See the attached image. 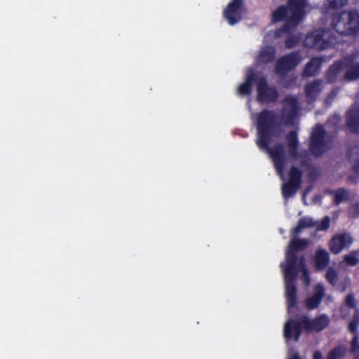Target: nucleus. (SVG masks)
<instances>
[{"label":"nucleus","instance_id":"f257e3e1","mask_svg":"<svg viewBox=\"0 0 359 359\" xmlns=\"http://www.w3.org/2000/svg\"><path fill=\"white\" fill-rule=\"evenodd\" d=\"M297 104L294 97H289L284 101V109L281 117H278L273 111L264 110L261 112L257 118L258 147L265 150L272 158L278 174L283 179V170L286 164V158L283 147L277 145L273 148L269 147L271 137L279 133L278 126L281 123L285 125L293 124L297 114Z\"/></svg>","mask_w":359,"mask_h":359},{"label":"nucleus","instance_id":"f03ea898","mask_svg":"<svg viewBox=\"0 0 359 359\" xmlns=\"http://www.w3.org/2000/svg\"><path fill=\"white\" fill-rule=\"evenodd\" d=\"M313 225L314 222L311 217H302L299 219L297 226L293 229L292 233V240L286 251L285 262H283L280 264L285 277V296L289 313L292 312V309L297 302L296 287L292 283L293 280L296 277V271L301 270L302 271L303 279L306 285L310 283L304 259L302 257L297 260L294 255V251L306 248L309 245V241L305 239L298 240L296 238V236L302 229L313 226Z\"/></svg>","mask_w":359,"mask_h":359},{"label":"nucleus","instance_id":"7ed1b4c3","mask_svg":"<svg viewBox=\"0 0 359 359\" xmlns=\"http://www.w3.org/2000/svg\"><path fill=\"white\" fill-rule=\"evenodd\" d=\"M330 323V319L325 314H322L313 320L302 317L298 322L293 320H287L284 326V337L286 339H294L298 341L301 334V327L308 332H320Z\"/></svg>","mask_w":359,"mask_h":359},{"label":"nucleus","instance_id":"20e7f679","mask_svg":"<svg viewBox=\"0 0 359 359\" xmlns=\"http://www.w3.org/2000/svg\"><path fill=\"white\" fill-rule=\"evenodd\" d=\"M306 6V0H289L288 7L280 6L273 13L272 20L273 22L285 20L284 29L290 32L302 20Z\"/></svg>","mask_w":359,"mask_h":359},{"label":"nucleus","instance_id":"39448f33","mask_svg":"<svg viewBox=\"0 0 359 359\" xmlns=\"http://www.w3.org/2000/svg\"><path fill=\"white\" fill-rule=\"evenodd\" d=\"M333 28L340 34L355 36L359 33V12L343 11L332 19Z\"/></svg>","mask_w":359,"mask_h":359},{"label":"nucleus","instance_id":"423d86ee","mask_svg":"<svg viewBox=\"0 0 359 359\" xmlns=\"http://www.w3.org/2000/svg\"><path fill=\"white\" fill-rule=\"evenodd\" d=\"M342 69L345 71L346 80L353 81L359 78V63H355L351 57H346L330 67L327 74V80L334 81Z\"/></svg>","mask_w":359,"mask_h":359},{"label":"nucleus","instance_id":"0eeeda50","mask_svg":"<svg viewBox=\"0 0 359 359\" xmlns=\"http://www.w3.org/2000/svg\"><path fill=\"white\" fill-rule=\"evenodd\" d=\"M330 35L324 30H316L313 33L308 34L304 40V45L309 48L319 50L326 49L333 43L329 40Z\"/></svg>","mask_w":359,"mask_h":359},{"label":"nucleus","instance_id":"6e6552de","mask_svg":"<svg viewBox=\"0 0 359 359\" xmlns=\"http://www.w3.org/2000/svg\"><path fill=\"white\" fill-rule=\"evenodd\" d=\"M243 13V0H232L224 11V16L229 25H233L241 20Z\"/></svg>","mask_w":359,"mask_h":359},{"label":"nucleus","instance_id":"1a4fd4ad","mask_svg":"<svg viewBox=\"0 0 359 359\" xmlns=\"http://www.w3.org/2000/svg\"><path fill=\"white\" fill-rule=\"evenodd\" d=\"M301 184V173L295 168H292L290 172V180L282 186V192L285 198L292 196L299 188Z\"/></svg>","mask_w":359,"mask_h":359},{"label":"nucleus","instance_id":"9d476101","mask_svg":"<svg viewBox=\"0 0 359 359\" xmlns=\"http://www.w3.org/2000/svg\"><path fill=\"white\" fill-rule=\"evenodd\" d=\"M325 132L321 126H317L311 137V149L316 156L320 155L325 151L327 147L324 141Z\"/></svg>","mask_w":359,"mask_h":359},{"label":"nucleus","instance_id":"9b49d317","mask_svg":"<svg viewBox=\"0 0 359 359\" xmlns=\"http://www.w3.org/2000/svg\"><path fill=\"white\" fill-rule=\"evenodd\" d=\"M302 58L297 53H292L290 55L283 57L277 62V74L280 75L284 74L285 72L297 67L302 61Z\"/></svg>","mask_w":359,"mask_h":359},{"label":"nucleus","instance_id":"f8f14e48","mask_svg":"<svg viewBox=\"0 0 359 359\" xmlns=\"http://www.w3.org/2000/svg\"><path fill=\"white\" fill-rule=\"evenodd\" d=\"M353 243V238L348 233H339L334 235L330 241V251L334 254H339L344 248H348Z\"/></svg>","mask_w":359,"mask_h":359},{"label":"nucleus","instance_id":"ddd939ff","mask_svg":"<svg viewBox=\"0 0 359 359\" xmlns=\"http://www.w3.org/2000/svg\"><path fill=\"white\" fill-rule=\"evenodd\" d=\"M257 94L260 102H272L277 98L276 89L267 86L264 79H261L257 83Z\"/></svg>","mask_w":359,"mask_h":359},{"label":"nucleus","instance_id":"4468645a","mask_svg":"<svg viewBox=\"0 0 359 359\" xmlns=\"http://www.w3.org/2000/svg\"><path fill=\"white\" fill-rule=\"evenodd\" d=\"M325 296V289L321 284H317L314 287V294L305 301V306L312 310L317 308Z\"/></svg>","mask_w":359,"mask_h":359},{"label":"nucleus","instance_id":"2eb2a0df","mask_svg":"<svg viewBox=\"0 0 359 359\" xmlns=\"http://www.w3.org/2000/svg\"><path fill=\"white\" fill-rule=\"evenodd\" d=\"M330 262V256L326 250L318 249L315 255V265L318 270L324 269Z\"/></svg>","mask_w":359,"mask_h":359},{"label":"nucleus","instance_id":"dca6fc26","mask_svg":"<svg viewBox=\"0 0 359 359\" xmlns=\"http://www.w3.org/2000/svg\"><path fill=\"white\" fill-rule=\"evenodd\" d=\"M255 79V74L250 71L246 75L245 81L238 88V93L239 95H245L251 93L252 84Z\"/></svg>","mask_w":359,"mask_h":359},{"label":"nucleus","instance_id":"f3484780","mask_svg":"<svg viewBox=\"0 0 359 359\" xmlns=\"http://www.w3.org/2000/svg\"><path fill=\"white\" fill-rule=\"evenodd\" d=\"M347 126L353 133L359 132V112L351 109L347 115Z\"/></svg>","mask_w":359,"mask_h":359},{"label":"nucleus","instance_id":"a211bd4d","mask_svg":"<svg viewBox=\"0 0 359 359\" xmlns=\"http://www.w3.org/2000/svg\"><path fill=\"white\" fill-rule=\"evenodd\" d=\"M321 85L322 83L320 81H315L306 86L305 92L309 100H313L318 95L321 90Z\"/></svg>","mask_w":359,"mask_h":359},{"label":"nucleus","instance_id":"6ab92c4d","mask_svg":"<svg viewBox=\"0 0 359 359\" xmlns=\"http://www.w3.org/2000/svg\"><path fill=\"white\" fill-rule=\"evenodd\" d=\"M321 60L320 58H313L306 66L304 74L306 76H312L316 74L320 68Z\"/></svg>","mask_w":359,"mask_h":359},{"label":"nucleus","instance_id":"aec40b11","mask_svg":"<svg viewBox=\"0 0 359 359\" xmlns=\"http://www.w3.org/2000/svg\"><path fill=\"white\" fill-rule=\"evenodd\" d=\"M289 151L292 156H295L298 145L297 135L296 132L292 131L287 137Z\"/></svg>","mask_w":359,"mask_h":359},{"label":"nucleus","instance_id":"412c9836","mask_svg":"<svg viewBox=\"0 0 359 359\" xmlns=\"http://www.w3.org/2000/svg\"><path fill=\"white\" fill-rule=\"evenodd\" d=\"M274 57V49L271 47H268L261 51L259 58V63H266L271 61Z\"/></svg>","mask_w":359,"mask_h":359},{"label":"nucleus","instance_id":"4be33fe9","mask_svg":"<svg viewBox=\"0 0 359 359\" xmlns=\"http://www.w3.org/2000/svg\"><path fill=\"white\" fill-rule=\"evenodd\" d=\"M344 262L349 266H355L359 263L358 252L351 251L344 257Z\"/></svg>","mask_w":359,"mask_h":359},{"label":"nucleus","instance_id":"5701e85b","mask_svg":"<svg viewBox=\"0 0 359 359\" xmlns=\"http://www.w3.org/2000/svg\"><path fill=\"white\" fill-rule=\"evenodd\" d=\"M349 196L350 194L348 191L343 189H338L334 194V202L337 204H339L341 202L347 201Z\"/></svg>","mask_w":359,"mask_h":359},{"label":"nucleus","instance_id":"b1692460","mask_svg":"<svg viewBox=\"0 0 359 359\" xmlns=\"http://www.w3.org/2000/svg\"><path fill=\"white\" fill-rule=\"evenodd\" d=\"M345 353L346 348L344 347H338L328 353L327 359H340L344 355Z\"/></svg>","mask_w":359,"mask_h":359},{"label":"nucleus","instance_id":"393cba45","mask_svg":"<svg viewBox=\"0 0 359 359\" xmlns=\"http://www.w3.org/2000/svg\"><path fill=\"white\" fill-rule=\"evenodd\" d=\"M326 278L332 285H336L339 279L337 271L332 267L328 268L326 273Z\"/></svg>","mask_w":359,"mask_h":359},{"label":"nucleus","instance_id":"a878e982","mask_svg":"<svg viewBox=\"0 0 359 359\" xmlns=\"http://www.w3.org/2000/svg\"><path fill=\"white\" fill-rule=\"evenodd\" d=\"M330 218L327 216L323 218L320 223L316 226L317 231H325L330 226Z\"/></svg>","mask_w":359,"mask_h":359},{"label":"nucleus","instance_id":"bb28decb","mask_svg":"<svg viewBox=\"0 0 359 359\" xmlns=\"http://www.w3.org/2000/svg\"><path fill=\"white\" fill-rule=\"evenodd\" d=\"M329 6L332 8L337 9L344 6L348 0H327Z\"/></svg>","mask_w":359,"mask_h":359},{"label":"nucleus","instance_id":"cd10ccee","mask_svg":"<svg viewBox=\"0 0 359 359\" xmlns=\"http://www.w3.org/2000/svg\"><path fill=\"white\" fill-rule=\"evenodd\" d=\"M352 351L354 354V359H359V342L356 335L353 338Z\"/></svg>","mask_w":359,"mask_h":359},{"label":"nucleus","instance_id":"c85d7f7f","mask_svg":"<svg viewBox=\"0 0 359 359\" xmlns=\"http://www.w3.org/2000/svg\"><path fill=\"white\" fill-rule=\"evenodd\" d=\"M349 213L352 217H354L359 216V204H353L349 209Z\"/></svg>","mask_w":359,"mask_h":359},{"label":"nucleus","instance_id":"c756f323","mask_svg":"<svg viewBox=\"0 0 359 359\" xmlns=\"http://www.w3.org/2000/svg\"><path fill=\"white\" fill-rule=\"evenodd\" d=\"M298 42V38L296 36H291L286 40V46L289 48H292Z\"/></svg>","mask_w":359,"mask_h":359},{"label":"nucleus","instance_id":"7c9ffc66","mask_svg":"<svg viewBox=\"0 0 359 359\" xmlns=\"http://www.w3.org/2000/svg\"><path fill=\"white\" fill-rule=\"evenodd\" d=\"M346 303L347 306H348L351 308H355V302L354 297L352 294L347 295L346 298Z\"/></svg>","mask_w":359,"mask_h":359},{"label":"nucleus","instance_id":"2f4dec72","mask_svg":"<svg viewBox=\"0 0 359 359\" xmlns=\"http://www.w3.org/2000/svg\"><path fill=\"white\" fill-rule=\"evenodd\" d=\"M348 327H349V330L350 332H351L352 333H353L355 335L354 336H357L358 337V334L356 333L357 332V328H358V325H355L354 323H352V322H350L349 323V325H348Z\"/></svg>","mask_w":359,"mask_h":359},{"label":"nucleus","instance_id":"473e14b6","mask_svg":"<svg viewBox=\"0 0 359 359\" xmlns=\"http://www.w3.org/2000/svg\"><path fill=\"white\" fill-rule=\"evenodd\" d=\"M351 322L354 323L355 325H357L358 326V325H359V311L358 309H355L354 315H353V318Z\"/></svg>","mask_w":359,"mask_h":359},{"label":"nucleus","instance_id":"72a5a7b5","mask_svg":"<svg viewBox=\"0 0 359 359\" xmlns=\"http://www.w3.org/2000/svg\"><path fill=\"white\" fill-rule=\"evenodd\" d=\"M287 359H301V358L296 353L289 351V355H288Z\"/></svg>","mask_w":359,"mask_h":359},{"label":"nucleus","instance_id":"f704fd0d","mask_svg":"<svg viewBox=\"0 0 359 359\" xmlns=\"http://www.w3.org/2000/svg\"><path fill=\"white\" fill-rule=\"evenodd\" d=\"M311 190V188H307L305 191V194L308 193L309 191H310Z\"/></svg>","mask_w":359,"mask_h":359},{"label":"nucleus","instance_id":"c9c22d12","mask_svg":"<svg viewBox=\"0 0 359 359\" xmlns=\"http://www.w3.org/2000/svg\"><path fill=\"white\" fill-rule=\"evenodd\" d=\"M334 120H335L336 122H338L339 121V117L336 116L334 118Z\"/></svg>","mask_w":359,"mask_h":359},{"label":"nucleus","instance_id":"e433bc0d","mask_svg":"<svg viewBox=\"0 0 359 359\" xmlns=\"http://www.w3.org/2000/svg\"><path fill=\"white\" fill-rule=\"evenodd\" d=\"M355 168L357 171H359V168L358 167V165H355Z\"/></svg>","mask_w":359,"mask_h":359}]
</instances>
